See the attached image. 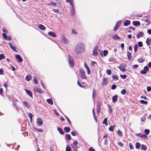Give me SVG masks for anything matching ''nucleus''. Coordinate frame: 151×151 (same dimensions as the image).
Listing matches in <instances>:
<instances>
[{"instance_id":"obj_1","label":"nucleus","mask_w":151,"mask_h":151,"mask_svg":"<svg viewBox=\"0 0 151 151\" xmlns=\"http://www.w3.org/2000/svg\"><path fill=\"white\" fill-rule=\"evenodd\" d=\"M83 47L84 46L83 43H78L76 46L74 50L75 53L77 54L81 53L83 50Z\"/></svg>"},{"instance_id":"obj_2","label":"nucleus","mask_w":151,"mask_h":151,"mask_svg":"<svg viewBox=\"0 0 151 151\" xmlns=\"http://www.w3.org/2000/svg\"><path fill=\"white\" fill-rule=\"evenodd\" d=\"M79 75L81 76L82 78L83 79H87V77L86 76L85 72V71L82 68H80L79 70Z\"/></svg>"},{"instance_id":"obj_3","label":"nucleus","mask_w":151,"mask_h":151,"mask_svg":"<svg viewBox=\"0 0 151 151\" xmlns=\"http://www.w3.org/2000/svg\"><path fill=\"white\" fill-rule=\"evenodd\" d=\"M69 64L70 67L73 68L74 65V59L73 57L70 56V55H69L68 57Z\"/></svg>"},{"instance_id":"obj_4","label":"nucleus","mask_w":151,"mask_h":151,"mask_svg":"<svg viewBox=\"0 0 151 151\" xmlns=\"http://www.w3.org/2000/svg\"><path fill=\"white\" fill-rule=\"evenodd\" d=\"M78 144V142L76 141H74L73 143L71 145L72 148L73 149L74 151H76L77 150L76 145Z\"/></svg>"},{"instance_id":"obj_5","label":"nucleus","mask_w":151,"mask_h":151,"mask_svg":"<svg viewBox=\"0 0 151 151\" xmlns=\"http://www.w3.org/2000/svg\"><path fill=\"white\" fill-rule=\"evenodd\" d=\"M127 66V65L124 64H122L119 66L120 70L122 72H125V67Z\"/></svg>"},{"instance_id":"obj_6","label":"nucleus","mask_w":151,"mask_h":151,"mask_svg":"<svg viewBox=\"0 0 151 151\" xmlns=\"http://www.w3.org/2000/svg\"><path fill=\"white\" fill-rule=\"evenodd\" d=\"M35 92L39 93H42L43 91L40 88H38L36 86L33 88Z\"/></svg>"},{"instance_id":"obj_7","label":"nucleus","mask_w":151,"mask_h":151,"mask_svg":"<svg viewBox=\"0 0 151 151\" xmlns=\"http://www.w3.org/2000/svg\"><path fill=\"white\" fill-rule=\"evenodd\" d=\"M37 125L39 126H42L43 124V122L40 118H38L36 121Z\"/></svg>"},{"instance_id":"obj_8","label":"nucleus","mask_w":151,"mask_h":151,"mask_svg":"<svg viewBox=\"0 0 151 151\" xmlns=\"http://www.w3.org/2000/svg\"><path fill=\"white\" fill-rule=\"evenodd\" d=\"M18 62H21L22 61L23 59L19 55H16L15 56Z\"/></svg>"},{"instance_id":"obj_9","label":"nucleus","mask_w":151,"mask_h":151,"mask_svg":"<svg viewBox=\"0 0 151 151\" xmlns=\"http://www.w3.org/2000/svg\"><path fill=\"white\" fill-rule=\"evenodd\" d=\"M98 47H95L93 49V55L94 56H96L98 55L97 53V50Z\"/></svg>"},{"instance_id":"obj_10","label":"nucleus","mask_w":151,"mask_h":151,"mask_svg":"<svg viewBox=\"0 0 151 151\" xmlns=\"http://www.w3.org/2000/svg\"><path fill=\"white\" fill-rule=\"evenodd\" d=\"M25 91L27 94L28 95H29L30 97L32 98L33 95H32V91L30 90H28L27 89H25Z\"/></svg>"},{"instance_id":"obj_11","label":"nucleus","mask_w":151,"mask_h":151,"mask_svg":"<svg viewBox=\"0 0 151 151\" xmlns=\"http://www.w3.org/2000/svg\"><path fill=\"white\" fill-rule=\"evenodd\" d=\"M118 96L117 95H115L113 96L112 98V102L113 103H115L118 100Z\"/></svg>"},{"instance_id":"obj_12","label":"nucleus","mask_w":151,"mask_h":151,"mask_svg":"<svg viewBox=\"0 0 151 151\" xmlns=\"http://www.w3.org/2000/svg\"><path fill=\"white\" fill-rule=\"evenodd\" d=\"M132 24L133 25L136 27L137 26H140V23L139 21H133L132 22Z\"/></svg>"},{"instance_id":"obj_13","label":"nucleus","mask_w":151,"mask_h":151,"mask_svg":"<svg viewBox=\"0 0 151 151\" xmlns=\"http://www.w3.org/2000/svg\"><path fill=\"white\" fill-rule=\"evenodd\" d=\"M107 79L106 78H104L103 81L102 83V84L103 86H106L107 83Z\"/></svg>"},{"instance_id":"obj_14","label":"nucleus","mask_w":151,"mask_h":151,"mask_svg":"<svg viewBox=\"0 0 151 151\" xmlns=\"http://www.w3.org/2000/svg\"><path fill=\"white\" fill-rule=\"evenodd\" d=\"M144 35V33L142 32H141L138 33L137 35V38H139L141 37H142Z\"/></svg>"},{"instance_id":"obj_15","label":"nucleus","mask_w":151,"mask_h":151,"mask_svg":"<svg viewBox=\"0 0 151 151\" xmlns=\"http://www.w3.org/2000/svg\"><path fill=\"white\" fill-rule=\"evenodd\" d=\"M48 35H49L50 36L52 37H56V35L52 31L49 32L48 33Z\"/></svg>"},{"instance_id":"obj_16","label":"nucleus","mask_w":151,"mask_h":151,"mask_svg":"<svg viewBox=\"0 0 151 151\" xmlns=\"http://www.w3.org/2000/svg\"><path fill=\"white\" fill-rule=\"evenodd\" d=\"M38 27L40 29L45 30V27L43 25L41 24H40L38 26Z\"/></svg>"},{"instance_id":"obj_17","label":"nucleus","mask_w":151,"mask_h":151,"mask_svg":"<svg viewBox=\"0 0 151 151\" xmlns=\"http://www.w3.org/2000/svg\"><path fill=\"white\" fill-rule=\"evenodd\" d=\"M130 24V21L129 20H126L124 22V25L125 26H127Z\"/></svg>"},{"instance_id":"obj_18","label":"nucleus","mask_w":151,"mask_h":151,"mask_svg":"<svg viewBox=\"0 0 151 151\" xmlns=\"http://www.w3.org/2000/svg\"><path fill=\"white\" fill-rule=\"evenodd\" d=\"M57 130L59 132V133L60 134H64V132L61 128H60L59 127H58Z\"/></svg>"},{"instance_id":"obj_19","label":"nucleus","mask_w":151,"mask_h":151,"mask_svg":"<svg viewBox=\"0 0 151 151\" xmlns=\"http://www.w3.org/2000/svg\"><path fill=\"white\" fill-rule=\"evenodd\" d=\"M9 45L10 46V47L15 52H17L16 49V47L14 46H13L12 44L11 43H9Z\"/></svg>"},{"instance_id":"obj_20","label":"nucleus","mask_w":151,"mask_h":151,"mask_svg":"<svg viewBox=\"0 0 151 151\" xmlns=\"http://www.w3.org/2000/svg\"><path fill=\"white\" fill-rule=\"evenodd\" d=\"M136 135L138 137H139L140 138L145 137H146V136L145 134H142L141 133L137 134H136Z\"/></svg>"},{"instance_id":"obj_21","label":"nucleus","mask_w":151,"mask_h":151,"mask_svg":"<svg viewBox=\"0 0 151 151\" xmlns=\"http://www.w3.org/2000/svg\"><path fill=\"white\" fill-rule=\"evenodd\" d=\"M127 56L129 60H131L132 56L131 53L128 51L127 52Z\"/></svg>"},{"instance_id":"obj_22","label":"nucleus","mask_w":151,"mask_h":151,"mask_svg":"<svg viewBox=\"0 0 151 151\" xmlns=\"http://www.w3.org/2000/svg\"><path fill=\"white\" fill-rule=\"evenodd\" d=\"M61 40L64 43H66L67 42V40L65 37L62 36L61 37Z\"/></svg>"},{"instance_id":"obj_23","label":"nucleus","mask_w":151,"mask_h":151,"mask_svg":"<svg viewBox=\"0 0 151 151\" xmlns=\"http://www.w3.org/2000/svg\"><path fill=\"white\" fill-rule=\"evenodd\" d=\"M63 129L65 131L66 133L69 132L70 130V128L69 127H65Z\"/></svg>"},{"instance_id":"obj_24","label":"nucleus","mask_w":151,"mask_h":151,"mask_svg":"<svg viewBox=\"0 0 151 151\" xmlns=\"http://www.w3.org/2000/svg\"><path fill=\"white\" fill-rule=\"evenodd\" d=\"M96 91L93 90L92 93V98L94 99L95 98L96 94Z\"/></svg>"},{"instance_id":"obj_25","label":"nucleus","mask_w":151,"mask_h":151,"mask_svg":"<svg viewBox=\"0 0 151 151\" xmlns=\"http://www.w3.org/2000/svg\"><path fill=\"white\" fill-rule=\"evenodd\" d=\"M47 102L50 104L51 105H52L53 104V102L51 99H49L47 100Z\"/></svg>"},{"instance_id":"obj_26","label":"nucleus","mask_w":151,"mask_h":151,"mask_svg":"<svg viewBox=\"0 0 151 151\" xmlns=\"http://www.w3.org/2000/svg\"><path fill=\"white\" fill-rule=\"evenodd\" d=\"M74 6H72L71 7L70 9V11L71 12V14L72 15H73L74 14Z\"/></svg>"},{"instance_id":"obj_27","label":"nucleus","mask_w":151,"mask_h":151,"mask_svg":"<svg viewBox=\"0 0 151 151\" xmlns=\"http://www.w3.org/2000/svg\"><path fill=\"white\" fill-rule=\"evenodd\" d=\"M113 39L115 40L120 39V38L118 35H114L112 36Z\"/></svg>"},{"instance_id":"obj_28","label":"nucleus","mask_w":151,"mask_h":151,"mask_svg":"<svg viewBox=\"0 0 151 151\" xmlns=\"http://www.w3.org/2000/svg\"><path fill=\"white\" fill-rule=\"evenodd\" d=\"M142 147L141 148V150H146L147 149V147L146 145H144L143 144L141 145Z\"/></svg>"},{"instance_id":"obj_29","label":"nucleus","mask_w":151,"mask_h":151,"mask_svg":"<svg viewBox=\"0 0 151 151\" xmlns=\"http://www.w3.org/2000/svg\"><path fill=\"white\" fill-rule=\"evenodd\" d=\"M31 78V76L30 75H27L26 77V79L27 81H30Z\"/></svg>"},{"instance_id":"obj_30","label":"nucleus","mask_w":151,"mask_h":151,"mask_svg":"<svg viewBox=\"0 0 151 151\" xmlns=\"http://www.w3.org/2000/svg\"><path fill=\"white\" fill-rule=\"evenodd\" d=\"M141 146L139 142H137L136 143V149H139Z\"/></svg>"},{"instance_id":"obj_31","label":"nucleus","mask_w":151,"mask_h":151,"mask_svg":"<svg viewBox=\"0 0 151 151\" xmlns=\"http://www.w3.org/2000/svg\"><path fill=\"white\" fill-rule=\"evenodd\" d=\"M137 61L139 63H142L144 61V60L142 58H141L138 59Z\"/></svg>"},{"instance_id":"obj_32","label":"nucleus","mask_w":151,"mask_h":151,"mask_svg":"<svg viewBox=\"0 0 151 151\" xmlns=\"http://www.w3.org/2000/svg\"><path fill=\"white\" fill-rule=\"evenodd\" d=\"M65 138L68 140H70L71 139V137L69 134H66L65 135Z\"/></svg>"},{"instance_id":"obj_33","label":"nucleus","mask_w":151,"mask_h":151,"mask_svg":"<svg viewBox=\"0 0 151 151\" xmlns=\"http://www.w3.org/2000/svg\"><path fill=\"white\" fill-rule=\"evenodd\" d=\"M23 104L24 106L26 107L27 108H29V104L27 102L25 101L23 103Z\"/></svg>"},{"instance_id":"obj_34","label":"nucleus","mask_w":151,"mask_h":151,"mask_svg":"<svg viewBox=\"0 0 151 151\" xmlns=\"http://www.w3.org/2000/svg\"><path fill=\"white\" fill-rule=\"evenodd\" d=\"M140 102L142 104H144L145 105L147 104L148 102L146 101H145L144 100H141L140 101Z\"/></svg>"},{"instance_id":"obj_35","label":"nucleus","mask_w":151,"mask_h":151,"mask_svg":"<svg viewBox=\"0 0 151 151\" xmlns=\"http://www.w3.org/2000/svg\"><path fill=\"white\" fill-rule=\"evenodd\" d=\"M107 118H105L104 119V120L103 122V124H105L106 125H107Z\"/></svg>"},{"instance_id":"obj_36","label":"nucleus","mask_w":151,"mask_h":151,"mask_svg":"<svg viewBox=\"0 0 151 151\" xmlns=\"http://www.w3.org/2000/svg\"><path fill=\"white\" fill-rule=\"evenodd\" d=\"M114 126H110V127L109 128V130L110 131L113 132L114 131Z\"/></svg>"},{"instance_id":"obj_37","label":"nucleus","mask_w":151,"mask_h":151,"mask_svg":"<svg viewBox=\"0 0 151 151\" xmlns=\"http://www.w3.org/2000/svg\"><path fill=\"white\" fill-rule=\"evenodd\" d=\"M144 132L145 133V134L147 135H148L150 132V131L148 129H145L144 131Z\"/></svg>"},{"instance_id":"obj_38","label":"nucleus","mask_w":151,"mask_h":151,"mask_svg":"<svg viewBox=\"0 0 151 151\" xmlns=\"http://www.w3.org/2000/svg\"><path fill=\"white\" fill-rule=\"evenodd\" d=\"M117 134L119 136H122V132L120 130H119L117 131Z\"/></svg>"},{"instance_id":"obj_39","label":"nucleus","mask_w":151,"mask_h":151,"mask_svg":"<svg viewBox=\"0 0 151 151\" xmlns=\"http://www.w3.org/2000/svg\"><path fill=\"white\" fill-rule=\"evenodd\" d=\"M5 58V57L3 54L0 55V60H1Z\"/></svg>"},{"instance_id":"obj_40","label":"nucleus","mask_w":151,"mask_h":151,"mask_svg":"<svg viewBox=\"0 0 151 151\" xmlns=\"http://www.w3.org/2000/svg\"><path fill=\"white\" fill-rule=\"evenodd\" d=\"M71 147L69 146H67L66 148L65 151H71Z\"/></svg>"},{"instance_id":"obj_41","label":"nucleus","mask_w":151,"mask_h":151,"mask_svg":"<svg viewBox=\"0 0 151 151\" xmlns=\"http://www.w3.org/2000/svg\"><path fill=\"white\" fill-rule=\"evenodd\" d=\"M106 73L108 75H110L111 74V71L110 70H106Z\"/></svg>"},{"instance_id":"obj_42","label":"nucleus","mask_w":151,"mask_h":151,"mask_svg":"<svg viewBox=\"0 0 151 151\" xmlns=\"http://www.w3.org/2000/svg\"><path fill=\"white\" fill-rule=\"evenodd\" d=\"M108 53V51L107 50H104L103 52L104 55V56H106Z\"/></svg>"},{"instance_id":"obj_43","label":"nucleus","mask_w":151,"mask_h":151,"mask_svg":"<svg viewBox=\"0 0 151 151\" xmlns=\"http://www.w3.org/2000/svg\"><path fill=\"white\" fill-rule=\"evenodd\" d=\"M126 93V90L125 89H123L121 91V93L123 95H124Z\"/></svg>"},{"instance_id":"obj_44","label":"nucleus","mask_w":151,"mask_h":151,"mask_svg":"<svg viewBox=\"0 0 151 151\" xmlns=\"http://www.w3.org/2000/svg\"><path fill=\"white\" fill-rule=\"evenodd\" d=\"M112 77L113 79H115L116 80H118L119 79L118 77L116 75H114Z\"/></svg>"},{"instance_id":"obj_45","label":"nucleus","mask_w":151,"mask_h":151,"mask_svg":"<svg viewBox=\"0 0 151 151\" xmlns=\"http://www.w3.org/2000/svg\"><path fill=\"white\" fill-rule=\"evenodd\" d=\"M150 40L149 38H147V39L146 42L148 45H149L150 44Z\"/></svg>"},{"instance_id":"obj_46","label":"nucleus","mask_w":151,"mask_h":151,"mask_svg":"<svg viewBox=\"0 0 151 151\" xmlns=\"http://www.w3.org/2000/svg\"><path fill=\"white\" fill-rule=\"evenodd\" d=\"M34 129L35 130L38 131L40 132H42L43 131V130L41 129H38L35 128H34Z\"/></svg>"},{"instance_id":"obj_47","label":"nucleus","mask_w":151,"mask_h":151,"mask_svg":"<svg viewBox=\"0 0 151 151\" xmlns=\"http://www.w3.org/2000/svg\"><path fill=\"white\" fill-rule=\"evenodd\" d=\"M120 76L123 79H125L127 77V76L125 74L124 75H121Z\"/></svg>"},{"instance_id":"obj_48","label":"nucleus","mask_w":151,"mask_h":151,"mask_svg":"<svg viewBox=\"0 0 151 151\" xmlns=\"http://www.w3.org/2000/svg\"><path fill=\"white\" fill-rule=\"evenodd\" d=\"M138 46L141 47L143 46L142 42L141 41L139 42H138Z\"/></svg>"},{"instance_id":"obj_49","label":"nucleus","mask_w":151,"mask_h":151,"mask_svg":"<svg viewBox=\"0 0 151 151\" xmlns=\"http://www.w3.org/2000/svg\"><path fill=\"white\" fill-rule=\"evenodd\" d=\"M71 134L72 135L75 136L77 134V133L74 131H73L71 132Z\"/></svg>"},{"instance_id":"obj_50","label":"nucleus","mask_w":151,"mask_h":151,"mask_svg":"<svg viewBox=\"0 0 151 151\" xmlns=\"http://www.w3.org/2000/svg\"><path fill=\"white\" fill-rule=\"evenodd\" d=\"M34 83L37 84L38 83V80L37 78H36L35 77H34Z\"/></svg>"},{"instance_id":"obj_51","label":"nucleus","mask_w":151,"mask_h":151,"mask_svg":"<svg viewBox=\"0 0 151 151\" xmlns=\"http://www.w3.org/2000/svg\"><path fill=\"white\" fill-rule=\"evenodd\" d=\"M144 70L146 71H148L149 70V68L147 66H146L144 67Z\"/></svg>"},{"instance_id":"obj_52","label":"nucleus","mask_w":151,"mask_h":151,"mask_svg":"<svg viewBox=\"0 0 151 151\" xmlns=\"http://www.w3.org/2000/svg\"><path fill=\"white\" fill-rule=\"evenodd\" d=\"M116 86L115 84H113L111 86V89L112 90H114L116 88Z\"/></svg>"},{"instance_id":"obj_53","label":"nucleus","mask_w":151,"mask_h":151,"mask_svg":"<svg viewBox=\"0 0 151 151\" xmlns=\"http://www.w3.org/2000/svg\"><path fill=\"white\" fill-rule=\"evenodd\" d=\"M140 73L142 74H145L147 73V72L145 70H142L140 71Z\"/></svg>"},{"instance_id":"obj_54","label":"nucleus","mask_w":151,"mask_h":151,"mask_svg":"<svg viewBox=\"0 0 151 151\" xmlns=\"http://www.w3.org/2000/svg\"><path fill=\"white\" fill-rule=\"evenodd\" d=\"M119 27H118V26H117V25H116L114 28V29H113L114 31H115L117 30V29L119 28Z\"/></svg>"},{"instance_id":"obj_55","label":"nucleus","mask_w":151,"mask_h":151,"mask_svg":"<svg viewBox=\"0 0 151 151\" xmlns=\"http://www.w3.org/2000/svg\"><path fill=\"white\" fill-rule=\"evenodd\" d=\"M70 5H71V7L72 6H74V4H73V0H71V1H70Z\"/></svg>"},{"instance_id":"obj_56","label":"nucleus","mask_w":151,"mask_h":151,"mask_svg":"<svg viewBox=\"0 0 151 151\" xmlns=\"http://www.w3.org/2000/svg\"><path fill=\"white\" fill-rule=\"evenodd\" d=\"M137 48H138L137 46V44H136L134 47V52H135L137 51Z\"/></svg>"},{"instance_id":"obj_57","label":"nucleus","mask_w":151,"mask_h":151,"mask_svg":"<svg viewBox=\"0 0 151 151\" xmlns=\"http://www.w3.org/2000/svg\"><path fill=\"white\" fill-rule=\"evenodd\" d=\"M65 118H66V119H67L68 121V122L70 124V125H71V122L70 120L66 116H65Z\"/></svg>"},{"instance_id":"obj_58","label":"nucleus","mask_w":151,"mask_h":151,"mask_svg":"<svg viewBox=\"0 0 151 151\" xmlns=\"http://www.w3.org/2000/svg\"><path fill=\"white\" fill-rule=\"evenodd\" d=\"M2 35L3 36V38L4 39H6V38L7 37V35L5 33H3Z\"/></svg>"},{"instance_id":"obj_59","label":"nucleus","mask_w":151,"mask_h":151,"mask_svg":"<svg viewBox=\"0 0 151 151\" xmlns=\"http://www.w3.org/2000/svg\"><path fill=\"white\" fill-rule=\"evenodd\" d=\"M147 91L148 92H150L151 91V87L147 86Z\"/></svg>"},{"instance_id":"obj_60","label":"nucleus","mask_w":151,"mask_h":151,"mask_svg":"<svg viewBox=\"0 0 151 151\" xmlns=\"http://www.w3.org/2000/svg\"><path fill=\"white\" fill-rule=\"evenodd\" d=\"M53 4L55 6L57 4V3L56 2H51L49 4V5L50 6V5Z\"/></svg>"},{"instance_id":"obj_61","label":"nucleus","mask_w":151,"mask_h":151,"mask_svg":"<svg viewBox=\"0 0 151 151\" xmlns=\"http://www.w3.org/2000/svg\"><path fill=\"white\" fill-rule=\"evenodd\" d=\"M129 148L131 149H134L133 146L131 143L129 144Z\"/></svg>"},{"instance_id":"obj_62","label":"nucleus","mask_w":151,"mask_h":151,"mask_svg":"<svg viewBox=\"0 0 151 151\" xmlns=\"http://www.w3.org/2000/svg\"><path fill=\"white\" fill-rule=\"evenodd\" d=\"M77 84H78V86H79L80 87H82V88H83V87H84V86H82V85H81V83H80V82L78 81H77Z\"/></svg>"},{"instance_id":"obj_63","label":"nucleus","mask_w":151,"mask_h":151,"mask_svg":"<svg viewBox=\"0 0 151 151\" xmlns=\"http://www.w3.org/2000/svg\"><path fill=\"white\" fill-rule=\"evenodd\" d=\"M28 116H29L30 119H31V118H32L33 116L32 114L30 113H29Z\"/></svg>"},{"instance_id":"obj_64","label":"nucleus","mask_w":151,"mask_h":151,"mask_svg":"<svg viewBox=\"0 0 151 151\" xmlns=\"http://www.w3.org/2000/svg\"><path fill=\"white\" fill-rule=\"evenodd\" d=\"M89 151H96L95 149L91 147L89 149Z\"/></svg>"}]
</instances>
